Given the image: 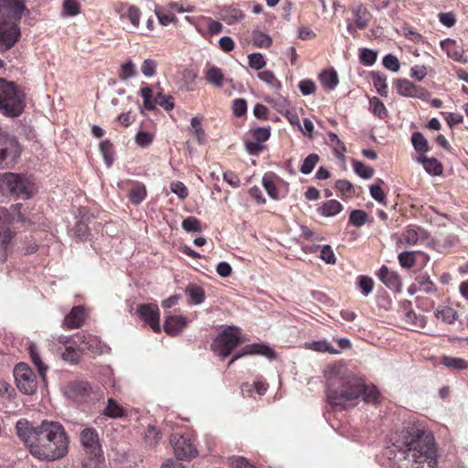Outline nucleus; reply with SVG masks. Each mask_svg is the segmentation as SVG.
<instances>
[{
	"label": "nucleus",
	"instance_id": "31",
	"mask_svg": "<svg viewBox=\"0 0 468 468\" xmlns=\"http://www.w3.org/2000/svg\"><path fill=\"white\" fill-rule=\"evenodd\" d=\"M440 363L451 370H468V361L462 357L442 356Z\"/></svg>",
	"mask_w": 468,
	"mask_h": 468
},
{
	"label": "nucleus",
	"instance_id": "64",
	"mask_svg": "<svg viewBox=\"0 0 468 468\" xmlns=\"http://www.w3.org/2000/svg\"><path fill=\"white\" fill-rule=\"evenodd\" d=\"M170 189L181 199H185L188 196V190L181 181L172 182Z\"/></svg>",
	"mask_w": 468,
	"mask_h": 468
},
{
	"label": "nucleus",
	"instance_id": "45",
	"mask_svg": "<svg viewBox=\"0 0 468 468\" xmlns=\"http://www.w3.org/2000/svg\"><path fill=\"white\" fill-rule=\"evenodd\" d=\"M353 167L356 174L364 179H369L374 175V169L363 162L353 161Z\"/></svg>",
	"mask_w": 468,
	"mask_h": 468
},
{
	"label": "nucleus",
	"instance_id": "36",
	"mask_svg": "<svg viewBox=\"0 0 468 468\" xmlns=\"http://www.w3.org/2000/svg\"><path fill=\"white\" fill-rule=\"evenodd\" d=\"M28 353L33 364L37 367L39 375L45 378L48 367L43 363L37 346L31 344L28 346Z\"/></svg>",
	"mask_w": 468,
	"mask_h": 468
},
{
	"label": "nucleus",
	"instance_id": "63",
	"mask_svg": "<svg viewBox=\"0 0 468 468\" xmlns=\"http://www.w3.org/2000/svg\"><path fill=\"white\" fill-rule=\"evenodd\" d=\"M311 347L314 351L318 352H327L330 354H335L337 351L325 340L322 341H314L311 344Z\"/></svg>",
	"mask_w": 468,
	"mask_h": 468
},
{
	"label": "nucleus",
	"instance_id": "37",
	"mask_svg": "<svg viewBox=\"0 0 468 468\" xmlns=\"http://www.w3.org/2000/svg\"><path fill=\"white\" fill-rule=\"evenodd\" d=\"M82 353L79 345H69L65 347V351L62 353V358L69 363L77 364L81 358Z\"/></svg>",
	"mask_w": 468,
	"mask_h": 468
},
{
	"label": "nucleus",
	"instance_id": "39",
	"mask_svg": "<svg viewBox=\"0 0 468 468\" xmlns=\"http://www.w3.org/2000/svg\"><path fill=\"white\" fill-rule=\"evenodd\" d=\"M81 12V5L77 0H63L62 16H76Z\"/></svg>",
	"mask_w": 468,
	"mask_h": 468
},
{
	"label": "nucleus",
	"instance_id": "16",
	"mask_svg": "<svg viewBox=\"0 0 468 468\" xmlns=\"http://www.w3.org/2000/svg\"><path fill=\"white\" fill-rule=\"evenodd\" d=\"M395 85L398 93L401 96L418 98L422 101L430 97V92L425 88L415 85L407 79L397 80Z\"/></svg>",
	"mask_w": 468,
	"mask_h": 468
},
{
	"label": "nucleus",
	"instance_id": "55",
	"mask_svg": "<svg viewBox=\"0 0 468 468\" xmlns=\"http://www.w3.org/2000/svg\"><path fill=\"white\" fill-rule=\"evenodd\" d=\"M249 66L251 69L260 70L266 66V60L261 53H251L248 56Z\"/></svg>",
	"mask_w": 468,
	"mask_h": 468
},
{
	"label": "nucleus",
	"instance_id": "15",
	"mask_svg": "<svg viewBox=\"0 0 468 468\" xmlns=\"http://www.w3.org/2000/svg\"><path fill=\"white\" fill-rule=\"evenodd\" d=\"M137 314L153 329L154 333H160V312L156 303H144L137 307Z\"/></svg>",
	"mask_w": 468,
	"mask_h": 468
},
{
	"label": "nucleus",
	"instance_id": "48",
	"mask_svg": "<svg viewBox=\"0 0 468 468\" xmlns=\"http://www.w3.org/2000/svg\"><path fill=\"white\" fill-rule=\"evenodd\" d=\"M399 262L401 267L410 269L416 264V252L415 251H404L398 256Z\"/></svg>",
	"mask_w": 468,
	"mask_h": 468
},
{
	"label": "nucleus",
	"instance_id": "9",
	"mask_svg": "<svg viewBox=\"0 0 468 468\" xmlns=\"http://www.w3.org/2000/svg\"><path fill=\"white\" fill-rule=\"evenodd\" d=\"M239 330L235 326L223 330L212 342V350L222 356H229L231 352L241 344Z\"/></svg>",
	"mask_w": 468,
	"mask_h": 468
},
{
	"label": "nucleus",
	"instance_id": "33",
	"mask_svg": "<svg viewBox=\"0 0 468 468\" xmlns=\"http://www.w3.org/2000/svg\"><path fill=\"white\" fill-rule=\"evenodd\" d=\"M343 210V206L335 199H330L323 203L322 207L318 209L319 213L324 217H332Z\"/></svg>",
	"mask_w": 468,
	"mask_h": 468
},
{
	"label": "nucleus",
	"instance_id": "47",
	"mask_svg": "<svg viewBox=\"0 0 468 468\" xmlns=\"http://www.w3.org/2000/svg\"><path fill=\"white\" fill-rule=\"evenodd\" d=\"M100 151L103 155L105 163L110 166L113 162V145L109 140H104L100 144Z\"/></svg>",
	"mask_w": 468,
	"mask_h": 468
},
{
	"label": "nucleus",
	"instance_id": "50",
	"mask_svg": "<svg viewBox=\"0 0 468 468\" xmlns=\"http://www.w3.org/2000/svg\"><path fill=\"white\" fill-rule=\"evenodd\" d=\"M121 17L129 19L133 27H138L140 25L141 12L138 7L131 5L126 12L121 15Z\"/></svg>",
	"mask_w": 468,
	"mask_h": 468
},
{
	"label": "nucleus",
	"instance_id": "54",
	"mask_svg": "<svg viewBox=\"0 0 468 468\" xmlns=\"http://www.w3.org/2000/svg\"><path fill=\"white\" fill-rule=\"evenodd\" d=\"M135 75H136L135 65L131 60H128L127 62L123 63L121 66V69L119 71V78L122 80H127L128 79L134 77Z\"/></svg>",
	"mask_w": 468,
	"mask_h": 468
},
{
	"label": "nucleus",
	"instance_id": "10",
	"mask_svg": "<svg viewBox=\"0 0 468 468\" xmlns=\"http://www.w3.org/2000/svg\"><path fill=\"white\" fill-rule=\"evenodd\" d=\"M140 96L143 98L144 107L148 111H154L156 105L161 106L165 111L169 112L175 107V99L169 94L158 91L154 96L153 89L146 83L143 82L140 89Z\"/></svg>",
	"mask_w": 468,
	"mask_h": 468
},
{
	"label": "nucleus",
	"instance_id": "4",
	"mask_svg": "<svg viewBox=\"0 0 468 468\" xmlns=\"http://www.w3.org/2000/svg\"><path fill=\"white\" fill-rule=\"evenodd\" d=\"M25 9L24 0H0V53L9 50L19 41V22Z\"/></svg>",
	"mask_w": 468,
	"mask_h": 468
},
{
	"label": "nucleus",
	"instance_id": "21",
	"mask_svg": "<svg viewBox=\"0 0 468 468\" xmlns=\"http://www.w3.org/2000/svg\"><path fill=\"white\" fill-rule=\"evenodd\" d=\"M86 316V311L83 306H74L65 316L63 325L68 329L80 328L83 325Z\"/></svg>",
	"mask_w": 468,
	"mask_h": 468
},
{
	"label": "nucleus",
	"instance_id": "58",
	"mask_svg": "<svg viewBox=\"0 0 468 468\" xmlns=\"http://www.w3.org/2000/svg\"><path fill=\"white\" fill-rule=\"evenodd\" d=\"M271 38L264 33L257 32L253 35V44L258 48H267L271 47Z\"/></svg>",
	"mask_w": 468,
	"mask_h": 468
},
{
	"label": "nucleus",
	"instance_id": "23",
	"mask_svg": "<svg viewBox=\"0 0 468 468\" xmlns=\"http://www.w3.org/2000/svg\"><path fill=\"white\" fill-rule=\"evenodd\" d=\"M187 320L182 315H169L165 318L164 331L171 336L177 335L186 326Z\"/></svg>",
	"mask_w": 468,
	"mask_h": 468
},
{
	"label": "nucleus",
	"instance_id": "52",
	"mask_svg": "<svg viewBox=\"0 0 468 468\" xmlns=\"http://www.w3.org/2000/svg\"><path fill=\"white\" fill-rule=\"evenodd\" d=\"M250 133L254 140L262 144L269 140L271 136V127L267 126L250 129Z\"/></svg>",
	"mask_w": 468,
	"mask_h": 468
},
{
	"label": "nucleus",
	"instance_id": "26",
	"mask_svg": "<svg viewBox=\"0 0 468 468\" xmlns=\"http://www.w3.org/2000/svg\"><path fill=\"white\" fill-rule=\"evenodd\" d=\"M434 316L447 324H452L459 318L457 311L447 305H439L434 311Z\"/></svg>",
	"mask_w": 468,
	"mask_h": 468
},
{
	"label": "nucleus",
	"instance_id": "5",
	"mask_svg": "<svg viewBox=\"0 0 468 468\" xmlns=\"http://www.w3.org/2000/svg\"><path fill=\"white\" fill-rule=\"evenodd\" d=\"M25 107L24 90L15 82L0 78V112L7 117H18Z\"/></svg>",
	"mask_w": 468,
	"mask_h": 468
},
{
	"label": "nucleus",
	"instance_id": "51",
	"mask_svg": "<svg viewBox=\"0 0 468 468\" xmlns=\"http://www.w3.org/2000/svg\"><path fill=\"white\" fill-rule=\"evenodd\" d=\"M182 228L187 232H201V222L195 217H187L182 222Z\"/></svg>",
	"mask_w": 468,
	"mask_h": 468
},
{
	"label": "nucleus",
	"instance_id": "8",
	"mask_svg": "<svg viewBox=\"0 0 468 468\" xmlns=\"http://www.w3.org/2000/svg\"><path fill=\"white\" fill-rule=\"evenodd\" d=\"M22 146L16 137L0 132V169H12L18 163Z\"/></svg>",
	"mask_w": 468,
	"mask_h": 468
},
{
	"label": "nucleus",
	"instance_id": "32",
	"mask_svg": "<svg viewBox=\"0 0 468 468\" xmlns=\"http://www.w3.org/2000/svg\"><path fill=\"white\" fill-rule=\"evenodd\" d=\"M103 414L111 419H118L127 416L124 408L112 398L108 399Z\"/></svg>",
	"mask_w": 468,
	"mask_h": 468
},
{
	"label": "nucleus",
	"instance_id": "44",
	"mask_svg": "<svg viewBox=\"0 0 468 468\" xmlns=\"http://www.w3.org/2000/svg\"><path fill=\"white\" fill-rule=\"evenodd\" d=\"M356 285L362 294L367 296L374 289V281L368 276L360 275L357 277Z\"/></svg>",
	"mask_w": 468,
	"mask_h": 468
},
{
	"label": "nucleus",
	"instance_id": "25",
	"mask_svg": "<svg viewBox=\"0 0 468 468\" xmlns=\"http://www.w3.org/2000/svg\"><path fill=\"white\" fill-rule=\"evenodd\" d=\"M205 80L214 85L217 88H220L224 85L225 74L223 70L214 65H207L204 69Z\"/></svg>",
	"mask_w": 468,
	"mask_h": 468
},
{
	"label": "nucleus",
	"instance_id": "19",
	"mask_svg": "<svg viewBox=\"0 0 468 468\" xmlns=\"http://www.w3.org/2000/svg\"><path fill=\"white\" fill-rule=\"evenodd\" d=\"M245 355H261L268 358H273L275 356L274 351L266 345L263 344H250L247 345L242 348L240 354H236L232 356L229 363V367L239 357Z\"/></svg>",
	"mask_w": 468,
	"mask_h": 468
},
{
	"label": "nucleus",
	"instance_id": "53",
	"mask_svg": "<svg viewBox=\"0 0 468 468\" xmlns=\"http://www.w3.org/2000/svg\"><path fill=\"white\" fill-rule=\"evenodd\" d=\"M319 162V156L316 154H309L304 160L303 165H301L300 171L304 174L308 175L310 174L317 163Z\"/></svg>",
	"mask_w": 468,
	"mask_h": 468
},
{
	"label": "nucleus",
	"instance_id": "1",
	"mask_svg": "<svg viewBox=\"0 0 468 468\" xmlns=\"http://www.w3.org/2000/svg\"><path fill=\"white\" fill-rule=\"evenodd\" d=\"M389 443V459L397 468H436L437 444L422 423H408L391 432Z\"/></svg>",
	"mask_w": 468,
	"mask_h": 468
},
{
	"label": "nucleus",
	"instance_id": "59",
	"mask_svg": "<svg viewBox=\"0 0 468 468\" xmlns=\"http://www.w3.org/2000/svg\"><path fill=\"white\" fill-rule=\"evenodd\" d=\"M191 126L194 129L195 135L199 144L204 143L206 139V133L201 127V120L198 117H193L191 119Z\"/></svg>",
	"mask_w": 468,
	"mask_h": 468
},
{
	"label": "nucleus",
	"instance_id": "42",
	"mask_svg": "<svg viewBox=\"0 0 468 468\" xmlns=\"http://www.w3.org/2000/svg\"><path fill=\"white\" fill-rule=\"evenodd\" d=\"M258 78L269 85L271 89L278 90L281 89V82L271 70H263L258 73Z\"/></svg>",
	"mask_w": 468,
	"mask_h": 468
},
{
	"label": "nucleus",
	"instance_id": "60",
	"mask_svg": "<svg viewBox=\"0 0 468 468\" xmlns=\"http://www.w3.org/2000/svg\"><path fill=\"white\" fill-rule=\"evenodd\" d=\"M382 63L386 69H388L393 72H398L399 70V68H400L399 61L397 57H395L391 54L386 55L383 58Z\"/></svg>",
	"mask_w": 468,
	"mask_h": 468
},
{
	"label": "nucleus",
	"instance_id": "24",
	"mask_svg": "<svg viewBox=\"0 0 468 468\" xmlns=\"http://www.w3.org/2000/svg\"><path fill=\"white\" fill-rule=\"evenodd\" d=\"M378 277L389 289L399 290L401 286L399 274L390 271L386 265L379 269Z\"/></svg>",
	"mask_w": 468,
	"mask_h": 468
},
{
	"label": "nucleus",
	"instance_id": "49",
	"mask_svg": "<svg viewBox=\"0 0 468 468\" xmlns=\"http://www.w3.org/2000/svg\"><path fill=\"white\" fill-rule=\"evenodd\" d=\"M367 214L361 209H355L350 213L349 223L356 227H361L367 221Z\"/></svg>",
	"mask_w": 468,
	"mask_h": 468
},
{
	"label": "nucleus",
	"instance_id": "22",
	"mask_svg": "<svg viewBox=\"0 0 468 468\" xmlns=\"http://www.w3.org/2000/svg\"><path fill=\"white\" fill-rule=\"evenodd\" d=\"M283 183V180L273 172L265 173L262 177V186L272 199L280 198L279 186Z\"/></svg>",
	"mask_w": 468,
	"mask_h": 468
},
{
	"label": "nucleus",
	"instance_id": "41",
	"mask_svg": "<svg viewBox=\"0 0 468 468\" xmlns=\"http://www.w3.org/2000/svg\"><path fill=\"white\" fill-rule=\"evenodd\" d=\"M411 143H412L414 149L418 153L423 154V153H427L430 150V146H429L427 139L420 132H416L412 134Z\"/></svg>",
	"mask_w": 468,
	"mask_h": 468
},
{
	"label": "nucleus",
	"instance_id": "7",
	"mask_svg": "<svg viewBox=\"0 0 468 468\" xmlns=\"http://www.w3.org/2000/svg\"><path fill=\"white\" fill-rule=\"evenodd\" d=\"M0 185L5 186L10 194L24 199L32 197L36 192L32 178L24 174L5 173L0 177Z\"/></svg>",
	"mask_w": 468,
	"mask_h": 468
},
{
	"label": "nucleus",
	"instance_id": "18",
	"mask_svg": "<svg viewBox=\"0 0 468 468\" xmlns=\"http://www.w3.org/2000/svg\"><path fill=\"white\" fill-rule=\"evenodd\" d=\"M351 10L353 14L355 26L349 23L347 25L348 32L351 34L354 33L355 27H357L358 29H365L366 27H367L371 17V15L367 8L363 4H359L354 5Z\"/></svg>",
	"mask_w": 468,
	"mask_h": 468
},
{
	"label": "nucleus",
	"instance_id": "27",
	"mask_svg": "<svg viewBox=\"0 0 468 468\" xmlns=\"http://www.w3.org/2000/svg\"><path fill=\"white\" fill-rule=\"evenodd\" d=\"M417 162L420 163L425 171L430 175L440 176L443 171L441 163L434 157L420 155L417 158Z\"/></svg>",
	"mask_w": 468,
	"mask_h": 468
},
{
	"label": "nucleus",
	"instance_id": "40",
	"mask_svg": "<svg viewBox=\"0 0 468 468\" xmlns=\"http://www.w3.org/2000/svg\"><path fill=\"white\" fill-rule=\"evenodd\" d=\"M369 111L379 119L388 117V110L384 103L377 97L369 99Z\"/></svg>",
	"mask_w": 468,
	"mask_h": 468
},
{
	"label": "nucleus",
	"instance_id": "29",
	"mask_svg": "<svg viewBox=\"0 0 468 468\" xmlns=\"http://www.w3.org/2000/svg\"><path fill=\"white\" fill-rule=\"evenodd\" d=\"M403 320L408 325L416 329H423L427 324L425 316L417 314L412 309L405 308Z\"/></svg>",
	"mask_w": 468,
	"mask_h": 468
},
{
	"label": "nucleus",
	"instance_id": "30",
	"mask_svg": "<svg viewBox=\"0 0 468 468\" xmlns=\"http://www.w3.org/2000/svg\"><path fill=\"white\" fill-rule=\"evenodd\" d=\"M220 16L229 25H233L244 17L243 12L237 5L225 6L221 10Z\"/></svg>",
	"mask_w": 468,
	"mask_h": 468
},
{
	"label": "nucleus",
	"instance_id": "13",
	"mask_svg": "<svg viewBox=\"0 0 468 468\" xmlns=\"http://www.w3.org/2000/svg\"><path fill=\"white\" fill-rule=\"evenodd\" d=\"M175 455L178 460H191L197 455L193 440L188 435L173 434L170 438Z\"/></svg>",
	"mask_w": 468,
	"mask_h": 468
},
{
	"label": "nucleus",
	"instance_id": "28",
	"mask_svg": "<svg viewBox=\"0 0 468 468\" xmlns=\"http://www.w3.org/2000/svg\"><path fill=\"white\" fill-rule=\"evenodd\" d=\"M147 196V190L144 183L142 182H132V187L129 190L128 197L132 204H141Z\"/></svg>",
	"mask_w": 468,
	"mask_h": 468
},
{
	"label": "nucleus",
	"instance_id": "34",
	"mask_svg": "<svg viewBox=\"0 0 468 468\" xmlns=\"http://www.w3.org/2000/svg\"><path fill=\"white\" fill-rule=\"evenodd\" d=\"M186 294L189 297L190 301L194 304H200L205 300L204 289L197 284L190 283L186 288Z\"/></svg>",
	"mask_w": 468,
	"mask_h": 468
},
{
	"label": "nucleus",
	"instance_id": "14",
	"mask_svg": "<svg viewBox=\"0 0 468 468\" xmlns=\"http://www.w3.org/2000/svg\"><path fill=\"white\" fill-rule=\"evenodd\" d=\"M92 393V388L84 380L69 382L64 388V395L76 403L86 402Z\"/></svg>",
	"mask_w": 468,
	"mask_h": 468
},
{
	"label": "nucleus",
	"instance_id": "35",
	"mask_svg": "<svg viewBox=\"0 0 468 468\" xmlns=\"http://www.w3.org/2000/svg\"><path fill=\"white\" fill-rule=\"evenodd\" d=\"M321 84L328 89L334 90L338 84L337 73L335 69H326L320 74Z\"/></svg>",
	"mask_w": 468,
	"mask_h": 468
},
{
	"label": "nucleus",
	"instance_id": "61",
	"mask_svg": "<svg viewBox=\"0 0 468 468\" xmlns=\"http://www.w3.org/2000/svg\"><path fill=\"white\" fill-rule=\"evenodd\" d=\"M360 61L364 65L371 66L373 65L377 60V53L371 49L368 48H363L360 51Z\"/></svg>",
	"mask_w": 468,
	"mask_h": 468
},
{
	"label": "nucleus",
	"instance_id": "43",
	"mask_svg": "<svg viewBox=\"0 0 468 468\" xmlns=\"http://www.w3.org/2000/svg\"><path fill=\"white\" fill-rule=\"evenodd\" d=\"M383 184H384L383 180L378 178L375 184L370 186L369 192H370L371 197L376 201H378V203L385 204L386 200H387V197H386V193L382 189Z\"/></svg>",
	"mask_w": 468,
	"mask_h": 468
},
{
	"label": "nucleus",
	"instance_id": "56",
	"mask_svg": "<svg viewBox=\"0 0 468 468\" xmlns=\"http://www.w3.org/2000/svg\"><path fill=\"white\" fill-rule=\"evenodd\" d=\"M154 141V134L148 132L140 131L135 136V143L137 145L146 148L152 144Z\"/></svg>",
	"mask_w": 468,
	"mask_h": 468
},
{
	"label": "nucleus",
	"instance_id": "3",
	"mask_svg": "<svg viewBox=\"0 0 468 468\" xmlns=\"http://www.w3.org/2000/svg\"><path fill=\"white\" fill-rule=\"evenodd\" d=\"M16 430L30 453L40 461L58 460L68 453L69 438L59 422L44 420L34 427L28 421L19 420Z\"/></svg>",
	"mask_w": 468,
	"mask_h": 468
},
{
	"label": "nucleus",
	"instance_id": "6",
	"mask_svg": "<svg viewBox=\"0 0 468 468\" xmlns=\"http://www.w3.org/2000/svg\"><path fill=\"white\" fill-rule=\"evenodd\" d=\"M22 204L12 205L10 209L0 207V247L4 251L7 250L8 245L15 237V232L10 229L14 221L26 222V217L21 212Z\"/></svg>",
	"mask_w": 468,
	"mask_h": 468
},
{
	"label": "nucleus",
	"instance_id": "57",
	"mask_svg": "<svg viewBox=\"0 0 468 468\" xmlns=\"http://www.w3.org/2000/svg\"><path fill=\"white\" fill-rule=\"evenodd\" d=\"M232 111L236 117H242L247 113V101L242 98L235 99L232 101Z\"/></svg>",
	"mask_w": 468,
	"mask_h": 468
},
{
	"label": "nucleus",
	"instance_id": "17",
	"mask_svg": "<svg viewBox=\"0 0 468 468\" xmlns=\"http://www.w3.org/2000/svg\"><path fill=\"white\" fill-rule=\"evenodd\" d=\"M74 345H79L82 355L84 353L97 355L101 354L102 351L101 340L97 336L90 334L75 335Z\"/></svg>",
	"mask_w": 468,
	"mask_h": 468
},
{
	"label": "nucleus",
	"instance_id": "46",
	"mask_svg": "<svg viewBox=\"0 0 468 468\" xmlns=\"http://www.w3.org/2000/svg\"><path fill=\"white\" fill-rule=\"evenodd\" d=\"M335 187L339 191L343 197L350 198L355 196V188L353 185L347 180H337Z\"/></svg>",
	"mask_w": 468,
	"mask_h": 468
},
{
	"label": "nucleus",
	"instance_id": "11",
	"mask_svg": "<svg viewBox=\"0 0 468 468\" xmlns=\"http://www.w3.org/2000/svg\"><path fill=\"white\" fill-rule=\"evenodd\" d=\"M80 440L88 455V459L83 462H103L101 445L95 429L85 428L80 434Z\"/></svg>",
	"mask_w": 468,
	"mask_h": 468
},
{
	"label": "nucleus",
	"instance_id": "20",
	"mask_svg": "<svg viewBox=\"0 0 468 468\" xmlns=\"http://www.w3.org/2000/svg\"><path fill=\"white\" fill-rule=\"evenodd\" d=\"M428 232L420 227H409L401 235V240L408 246L422 244L428 239Z\"/></svg>",
	"mask_w": 468,
	"mask_h": 468
},
{
	"label": "nucleus",
	"instance_id": "38",
	"mask_svg": "<svg viewBox=\"0 0 468 468\" xmlns=\"http://www.w3.org/2000/svg\"><path fill=\"white\" fill-rule=\"evenodd\" d=\"M372 82L380 96H388L387 76L380 72H372Z\"/></svg>",
	"mask_w": 468,
	"mask_h": 468
},
{
	"label": "nucleus",
	"instance_id": "12",
	"mask_svg": "<svg viewBox=\"0 0 468 468\" xmlns=\"http://www.w3.org/2000/svg\"><path fill=\"white\" fill-rule=\"evenodd\" d=\"M17 388L24 394H34L37 388V377L33 370L25 363L17 364L14 368Z\"/></svg>",
	"mask_w": 468,
	"mask_h": 468
},
{
	"label": "nucleus",
	"instance_id": "2",
	"mask_svg": "<svg viewBox=\"0 0 468 468\" xmlns=\"http://www.w3.org/2000/svg\"><path fill=\"white\" fill-rule=\"evenodd\" d=\"M326 380V399L333 407H355L359 398L367 403H377L379 392L374 386L366 385L364 379L355 377L341 363L329 364L324 370Z\"/></svg>",
	"mask_w": 468,
	"mask_h": 468
},
{
	"label": "nucleus",
	"instance_id": "62",
	"mask_svg": "<svg viewBox=\"0 0 468 468\" xmlns=\"http://www.w3.org/2000/svg\"><path fill=\"white\" fill-rule=\"evenodd\" d=\"M156 68H157L156 61L154 59H151V58H147V59L144 60V62L141 66V70H142V73L145 77H152L155 74Z\"/></svg>",
	"mask_w": 468,
	"mask_h": 468
}]
</instances>
